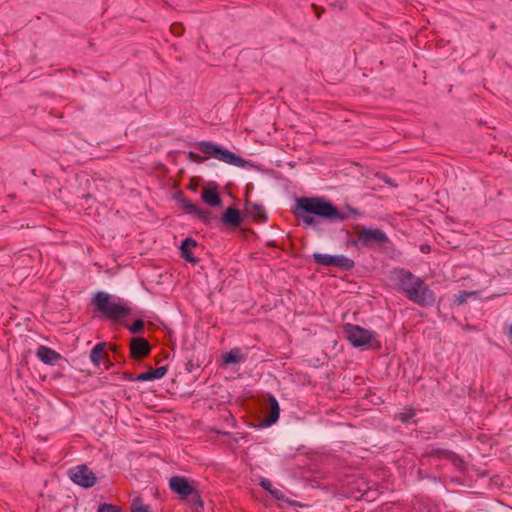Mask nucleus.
<instances>
[{"mask_svg": "<svg viewBox=\"0 0 512 512\" xmlns=\"http://www.w3.org/2000/svg\"><path fill=\"white\" fill-rule=\"evenodd\" d=\"M36 356L43 363L48 365H54L58 360L62 358L60 353L44 345H40L37 348Z\"/></svg>", "mask_w": 512, "mask_h": 512, "instance_id": "15", "label": "nucleus"}, {"mask_svg": "<svg viewBox=\"0 0 512 512\" xmlns=\"http://www.w3.org/2000/svg\"><path fill=\"white\" fill-rule=\"evenodd\" d=\"M97 512H125V511L117 505L103 503L98 506Z\"/></svg>", "mask_w": 512, "mask_h": 512, "instance_id": "28", "label": "nucleus"}, {"mask_svg": "<svg viewBox=\"0 0 512 512\" xmlns=\"http://www.w3.org/2000/svg\"><path fill=\"white\" fill-rule=\"evenodd\" d=\"M201 198L206 204L213 207L221 204V197L219 196L216 184L206 186L202 191Z\"/></svg>", "mask_w": 512, "mask_h": 512, "instance_id": "16", "label": "nucleus"}, {"mask_svg": "<svg viewBox=\"0 0 512 512\" xmlns=\"http://www.w3.org/2000/svg\"><path fill=\"white\" fill-rule=\"evenodd\" d=\"M166 373V366H161L155 369L150 368L148 371L138 374L135 379L140 382L152 381L163 378Z\"/></svg>", "mask_w": 512, "mask_h": 512, "instance_id": "20", "label": "nucleus"}, {"mask_svg": "<svg viewBox=\"0 0 512 512\" xmlns=\"http://www.w3.org/2000/svg\"><path fill=\"white\" fill-rule=\"evenodd\" d=\"M183 207L185 208L187 213L192 214L194 212V210L196 209L197 205L194 204L190 200H184L183 201Z\"/></svg>", "mask_w": 512, "mask_h": 512, "instance_id": "30", "label": "nucleus"}, {"mask_svg": "<svg viewBox=\"0 0 512 512\" xmlns=\"http://www.w3.org/2000/svg\"><path fill=\"white\" fill-rule=\"evenodd\" d=\"M421 251L422 252H428L429 251V246H421Z\"/></svg>", "mask_w": 512, "mask_h": 512, "instance_id": "36", "label": "nucleus"}, {"mask_svg": "<svg viewBox=\"0 0 512 512\" xmlns=\"http://www.w3.org/2000/svg\"><path fill=\"white\" fill-rule=\"evenodd\" d=\"M369 485L363 478H354L349 482L348 494L350 497L360 500H368Z\"/></svg>", "mask_w": 512, "mask_h": 512, "instance_id": "13", "label": "nucleus"}, {"mask_svg": "<svg viewBox=\"0 0 512 512\" xmlns=\"http://www.w3.org/2000/svg\"><path fill=\"white\" fill-rule=\"evenodd\" d=\"M69 477L75 484L84 488L93 487L97 482L94 472L85 464L70 469Z\"/></svg>", "mask_w": 512, "mask_h": 512, "instance_id": "9", "label": "nucleus"}, {"mask_svg": "<svg viewBox=\"0 0 512 512\" xmlns=\"http://www.w3.org/2000/svg\"><path fill=\"white\" fill-rule=\"evenodd\" d=\"M266 401L267 407L269 408L270 412L269 415L263 420L262 426H271L272 424L276 423L279 419L280 407L277 399L271 394L267 395Z\"/></svg>", "mask_w": 512, "mask_h": 512, "instance_id": "14", "label": "nucleus"}, {"mask_svg": "<svg viewBox=\"0 0 512 512\" xmlns=\"http://www.w3.org/2000/svg\"><path fill=\"white\" fill-rule=\"evenodd\" d=\"M94 311L106 319L117 322L131 314V308L116 297L99 291L92 298Z\"/></svg>", "mask_w": 512, "mask_h": 512, "instance_id": "2", "label": "nucleus"}, {"mask_svg": "<svg viewBox=\"0 0 512 512\" xmlns=\"http://www.w3.org/2000/svg\"><path fill=\"white\" fill-rule=\"evenodd\" d=\"M131 512H152L151 506L143 502L142 497H135L130 505Z\"/></svg>", "mask_w": 512, "mask_h": 512, "instance_id": "23", "label": "nucleus"}, {"mask_svg": "<svg viewBox=\"0 0 512 512\" xmlns=\"http://www.w3.org/2000/svg\"><path fill=\"white\" fill-rule=\"evenodd\" d=\"M170 31L175 36H181L184 33V26L180 22H175L170 26Z\"/></svg>", "mask_w": 512, "mask_h": 512, "instance_id": "29", "label": "nucleus"}, {"mask_svg": "<svg viewBox=\"0 0 512 512\" xmlns=\"http://www.w3.org/2000/svg\"><path fill=\"white\" fill-rule=\"evenodd\" d=\"M312 6L316 10L317 17L320 18V12H318V7L316 5H312Z\"/></svg>", "mask_w": 512, "mask_h": 512, "instance_id": "37", "label": "nucleus"}, {"mask_svg": "<svg viewBox=\"0 0 512 512\" xmlns=\"http://www.w3.org/2000/svg\"><path fill=\"white\" fill-rule=\"evenodd\" d=\"M221 221L225 225L236 228L241 224L242 216L238 209L234 207H229L225 210Z\"/></svg>", "mask_w": 512, "mask_h": 512, "instance_id": "19", "label": "nucleus"}, {"mask_svg": "<svg viewBox=\"0 0 512 512\" xmlns=\"http://www.w3.org/2000/svg\"><path fill=\"white\" fill-rule=\"evenodd\" d=\"M346 338L354 347H363L369 345L371 348H379L380 343L373 339V333L370 330L354 324L344 326Z\"/></svg>", "mask_w": 512, "mask_h": 512, "instance_id": "6", "label": "nucleus"}, {"mask_svg": "<svg viewBox=\"0 0 512 512\" xmlns=\"http://www.w3.org/2000/svg\"><path fill=\"white\" fill-rule=\"evenodd\" d=\"M189 157H190V159H192L194 161H200V160H204L205 159L204 157H201V156H199L198 154H196L194 152H189Z\"/></svg>", "mask_w": 512, "mask_h": 512, "instance_id": "35", "label": "nucleus"}, {"mask_svg": "<svg viewBox=\"0 0 512 512\" xmlns=\"http://www.w3.org/2000/svg\"><path fill=\"white\" fill-rule=\"evenodd\" d=\"M106 343L96 344L90 352V360L95 364L99 365L101 359L106 355Z\"/></svg>", "mask_w": 512, "mask_h": 512, "instance_id": "22", "label": "nucleus"}, {"mask_svg": "<svg viewBox=\"0 0 512 512\" xmlns=\"http://www.w3.org/2000/svg\"><path fill=\"white\" fill-rule=\"evenodd\" d=\"M295 218L301 220L305 225L316 227L318 221L314 216H318L330 222H342L352 216H359L357 209L347 207L341 211L329 200L324 197H300L296 200L292 209Z\"/></svg>", "mask_w": 512, "mask_h": 512, "instance_id": "1", "label": "nucleus"}, {"mask_svg": "<svg viewBox=\"0 0 512 512\" xmlns=\"http://www.w3.org/2000/svg\"><path fill=\"white\" fill-rule=\"evenodd\" d=\"M423 457L434 459H446L451 462L457 469L461 470L464 466L463 459L455 452L442 448H432L423 454Z\"/></svg>", "mask_w": 512, "mask_h": 512, "instance_id": "11", "label": "nucleus"}, {"mask_svg": "<svg viewBox=\"0 0 512 512\" xmlns=\"http://www.w3.org/2000/svg\"><path fill=\"white\" fill-rule=\"evenodd\" d=\"M192 214H194L199 220L203 221L205 224H210L213 219L212 212L210 210H206L198 206L196 207Z\"/></svg>", "mask_w": 512, "mask_h": 512, "instance_id": "24", "label": "nucleus"}, {"mask_svg": "<svg viewBox=\"0 0 512 512\" xmlns=\"http://www.w3.org/2000/svg\"><path fill=\"white\" fill-rule=\"evenodd\" d=\"M380 179H382L386 184L392 186V187H397V184L395 183V181L393 179H391L390 177L386 176V175H381L379 176Z\"/></svg>", "mask_w": 512, "mask_h": 512, "instance_id": "34", "label": "nucleus"}, {"mask_svg": "<svg viewBox=\"0 0 512 512\" xmlns=\"http://www.w3.org/2000/svg\"><path fill=\"white\" fill-rule=\"evenodd\" d=\"M127 328L132 334H141L144 330V321L137 319Z\"/></svg>", "mask_w": 512, "mask_h": 512, "instance_id": "27", "label": "nucleus"}, {"mask_svg": "<svg viewBox=\"0 0 512 512\" xmlns=\"http://www.w3.org/2000/svg\"><path fill=\"white\" fill-rule=\"evenodd\" d=\"M504 334L506 335V337L509 340V342L512 344V324L507 325L504 328Z\"/></svg>", "mask_w": 512, "mask_h": 512, "instance_id": "33", "label": "nucleus"}, {"mask_svg": "<svg viewBox=\"0 0 512 512\" xmlns=\"http://www.w3.org/2000/svg\"><path fill=\"white\" fill-rule=\"evenodd\" d=\"M198 246V243L193 238H185L180 246L181 251V257L184 258L187 262H190L192 264H196L198 262V259L194 257L192 253V249L196 248Z\"/></svg>", "mask_w": 512, "mask_h": 512, "instance_id": "18", "label": "nucleus"}, {"mask_svg": "<svg viewBox=\"0 0 512 512\" xmlns=\"http://www.w3.org/2000/svg\"><path fill=\"white\" fill-rule=\"evenodd\" d=\"M245 209L248 215L258 223H264L268 220L267 214L262 205L246 201Z\"/></svg>", "mask_w": 512, "mask_h": 512, "instance_id": "17", "label": "nucleus"}, {"mask_svg": "<svg viewBox=\"0 0 512 512\" xmlns=\"http://www.w3.org/2000/svg\"><path fill=\"white\" fill-rule=\"evenodd\" d=\"M169 488L178 494L181 500H188L195 505L193 512H200L203 509L204 503L195 481H190L184 476H173L169 480Z\"/></svg>", "mask_w": 512, "mask_h": 512, "instance_id": "3", "label": "nucleus"}, {"mask_svg": "<svg viewBox=\"0 0 512 512\" xmlns=\"http://www.w3.org/2000/svg\"><path fill=\"white\" fill-rule=\"evenodd\" d=\"M313 259L315 263L319 265L334 266L345 271L352 270L355 266L354 261L344 255L333 256L329 254L314 253Z\"/></svg>", "mask_w": 512, "mask_h": 512, "instance_id": "8", "label": "nucleus"}, {"mask_svg": "<svg viewBox=\"0 0 512 512\" xmlns=\"http://www.w3.org/2000/svg\"><path fill=\"white\" fill-rule=\"evenodd\" d=\"M407 299L419 305L420 307L432 306L435 303V293L429 286L419 278L413 289L407 295Z\"/></svg>", "mask_w": 512, "mask_h": 512, "instance_id": "7", "label": "nucleus"}, {"mask_svg": "<svg viewBox=\"0 0 512 512\" xmlns=\"http://www.w3.org/2000/svg\"><path fill=\"white\" fill-rule=\"evenodd\" d=\"M477 292H467V291H460L457 295H454L453 303L457 306H460L468 301V299L472 296H475Z\"/></svg>", "mask_w": 512, "mask_h": 512, "instance_id": "25", "label": "nucleus"}, {"mask_svg": "<svg viewBox=\"0 0 512 512\" xmlns=\"http://www.w3.org/2000/svg\"><path fill=\"white\" fill-rule=\"evenodd\" d=\"M415 416V411L412 407H406L403 412L397 413L395 419L402 423H408L411 418Z\"/></svg>", "mask_w": 512, "mask_h": 512, "instance_id": "26", "label": "nucleus"}, {"mask_svg": "<svg viewBox=\"0 0 512 512\" xmlns=\"http://www.w3.org/2000/svg\"><path fill=\"white\" fill-rule=\"evenodd\" d=\"M270 494L276 500H283L284 499L283 492L281 490L277 489V488H273L272 491H270Z\"/></svg>", "mask_w": 512, "mask_h": 512, "instance_id": "31", "label": "nucleus"}, {"mask_svg": "<svg viewBox=\"0 0 512 512\" xmlns=\"http://www.w3.org/2000/svg\"><path fill=\"white\" fill-rule=\"evenodd\" d=\"M394 273L396 276L397 290L407 297L408 293H410V290L413 289L420 277H417L410 271L404 269L396 270Z\"/></svg>", "mask_w": 512, "mask_h": 512, "instance_id": "10", "label": "nucleus"}, {"mask_svg": "<svg viewBox=\"0 0 512 512\" xmlns=\"http://www.w3.org/2000/svg\"><path fill=\"white\" fill-rule=\"evenodd\" d=\"M196 148L209 157L215 158L227 164H231L237 167H243L245 164V160L242 157L209 141L199 142Z\"/></svg>", "mask_w": 512, "mask_h": 512, "instance_id": "5", "label": "nucleus"}, {"mask_svg": "<svg viewBox=\"0 0 512 512\" xmlns=\"http://www.w3.org/2000/svg\"><path fill=\"white\" fill-rule=\"evenodd\" d=\"M260 485L263 489H265L266 491H268L270 493V491H272L273 487H272V484L269 480L267 479H263L261 480L260 482Z\"/></svg>", "mask_w": 512, "mask_h": 512, "instance_id": "32", "label": "nucleus"}, {"mask_svg": "<svg viewBox=\"0 0 512 512\" xmlns=\"http://www.w3.org/2000/svg\"><path fill=\"white\" fill-rule=\"evenodd\" d=\"M224 364H238L246 360V356L241 352L239 348H233L229 352L222 355Z\"/></svg>", "mask_w": 512, "mask_h": 512, "instance_id": "21", "label": "nucleus"}, {"mask_svg": "<svg viewBox=\"0 0 512 512\" xmlns=\"http://www.w3.org/2000/svg\"><path fill=\"white\" fill-rule=\"evenodd\" d=\"M356 239L352 240L354 246H361L369 249L385 248L390 243L388 236L378 228L372 229L365 226L355 227Z\"/></svg>", "mask_w": 512, "mask_h": 512, "instance_id": "4", "label": "nucleus"}, {"mask_svg": "<svg viewBox=\"0 0 512 512\" xmlns=\"http://www.w3.org/2000/svg\"><path fill=\"white\" fill-rule=\"evenodd\" d=\"M130 357L134 360L146 358L151 353V345L149 341L143 337H135L130 341Z\"/></svg>", "mask_w": 512, "mask_h": 512, "instance_id": "12", "label": "nucleus"}]
</instances>
